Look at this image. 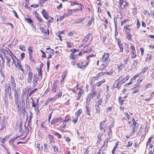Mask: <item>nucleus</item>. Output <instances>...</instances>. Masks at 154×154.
I'll use <instances>...</instances> for the list:
<instances>
[{
	"label": "nucleus",
	"instance_id": "obj_1",
	"mask_svg": "<svg viewBox=\"0 0 154 154\" xmlns=\"http://www.w3.org/2000/svg\"><path fill=\"white\" fill-rule=\"evenodd\" d=\"M109 55L108 53H105L101 59V62H103L102 66L103 67H106L109 63Z\"/></svg>",
	"mask_w": 154,
	"mask_h": 154
},
{
	"label": "nucleus",
	"instance_id": "obj_2",
	"mask_svg": "<svg viewBox=\"0 0 154 154\" xmlns=\"http://www.w3.org/2000/svg\"><path fill=\"white\" fill-rule=\"evenodd\" d=\"M4 51L5 52L4 53L7 54H8L11 56L12 61L11 62L12 63V65L13 64H14L15 65L16 64L17 61V60H18L15 56L13 54L11 50L9 49L8 48L7 50H4Z\"/></svg>",
	"mask_w": 154,
	"mask_h": 154
},
{
	"label": "nucleus",
	"instance_id": "obj_3",
	"mask_svg": "<svg viewBox=\"0 0 154 154\" xmlns=\"http://www.w3.org/2000/svg\"><path fill=\"white\" fill-rule=\"evenodd\" d=\"M6 116L2 114H0V125L1 127L0 131L2 130L5 126V121Z\"/></svg>",
	"mask_w": 154,
	"mask_h": 154
},
{
	"label": "nucleus",
	"instance_id": "obj_4",
	"mask_svg": "<svg viewBox=\"0 0 154 154\" xmlns=\"http://www.w3.org/2000/svg\"><path fill=\"white\" fill-rule=\"evenodd\" d=\"M5 91L6 93L7 94V96L8 95L9 97L11 99L12 98V96L11 95V86L10 85H7L5 87ZM6 96V94H5ZM7 96H6V98H7Z\"/></svg>",
	"mask_w": 154,
	"mask_h": 154
},
{
	"label": "nucleus",
	"instance_id": "obj_5",
	"mask_svg": "<svg viewBox=\"0 0 154 154\" xmlns=\"http://www.w3.org/2000/svg\"><path fill=\"white\" fill-rule=\"evenodd\" d=\"M88 64V62L85 63L84 62H81L78 63L76 65L78 68L80 69H85Z\"/></svg>",
	"mask_w": 154,
	"mask_h": 154
},
{
	"label": "nucleus",
	"instance_id": "obj_6",
	"mask_svg": "<svg viewBox=\"0 0 154 154\" xmlns=\"http://www.w3.org/2000/svg\"><path fill=\"white\" fill-rule=\"evenodd\" d=\"M97 94V92L95 90L92 89L91 93L89 94L88 95V100H89V102H90L91 100Z\"/></svg>",
	"mask_w": 154,
	"mask_h": 154
},
{
	"label": "nucleus",
	"instance_id": "obj_7",
	"mask_svg": "<svg viewBox=\"0 0 154 154\" xmlns=\"http://www.w3.org/2000/svg\"><path fill=\"white\" fill-rule=\"evenodd\" d=\"M7 50V49H3L2 51L3 52V54L4 55V56L6 58V60H7V62H6L7 65V66L8 67H10V62L9 61V57H8V54L4 53L5 52L4 51V50Z\"/></svg>",
	"mask_w": 154,
	"mask_h": 154
},
{
	"label": "nucleus",
	"instance_id": "obj_8",
	"mask_svg": "<svg viewBox=\"0 0 154 154\" xmlns=\"http://www.w3.org/2000/svg\"><path fill=\"white\" fill-rule=\"evenodd\" d=\"M62 120V119L61 117H59L58 118H55L53 119L51 122V124H55L58 122L61 121Z\"/></svg>",
	"mask_w": 154,
	"mask_h": 154
},
{
	"label": "nucleus",
	"instance_id": "obj_9",
	"mask_svg": "<svg viewBox=\"0 0 154 154\" xmlns=\"http://www.w3.org/2000/svg\"><path fill=\"white\" fill-rule=\"evenodd\" d=\"M115 39L117 40L119 47L120 49V52H122L123 51V49L122 43V42L121 40H119V39L117 38L116 37L115 38Z\"/></svg>",
	"mask_w": 154,
	"mask_h": 154
},
{
	"label": "nucleus",
	"instance_id": "obj_10",
	"mask_svg": "<svg viewBox=\"0 0 154 154\" xmlns=\"http://www.w3.org/2000/svg\"><path fill=\"white\" fill-rule=\"evenodd\" d=\"M16 104L17 105V109L18 111L20 112L21 111L20 101V100H15Z\"/></svg>",
	"mask_w": 154,
	"mask_h": 154
},
{
	"label": "nucleus",
	"instance_id": "obj_11",
	"mask_svg": "<svg viewBox=\"0 0 154 154\" xmlns=\"http://www.w3.org/2000/svg\"><path fill=\"white\" fill-rule=\"evenodd\" d=\"M42 14L43 16L46 20H49V14L44 9L42 12Z\"/></svg>",
	"mask_w": 154,
	"mask_h": 154
},
{
	"label": "nucleus",
	"instance_id": "obj_12",
	"mask_svg": "<svg viewBox=\"0 0 154 154\" xmlns=\"http://www.w3.org/2000/svg\"><path fill=\"white\" fill-rule=\"evenodd\" d=\"M27 81L28 83H31L32 79L33 74L32 72H28Z\"/></svg>",
	"mask_w": 154,
	"mask_h": 154
},
{
	"label": "nucleus",
	"instance_id": "obj_13",
	"mask_svg": "<svg viewBox=\"0 0 154 154\" xmlns=\"http://www.w3.org/2000/svg\"><path fill=\"white\" fill-rule=\"evenodd\" d=\"M19 65H17V64L15 65V67L17 68L19 70H21L23 72V73L24 74H26V72L25 71H24V70L23 69V66L20 64H18Z\"/></svg>",
	"mask_w": 154,
	"mask_h": 154
},
{
	"label": "nucleus",
	"instance_id": "obj_14",
	"mask_svg": "<svg viewBox=\"0 0 154 154\" xmlns=\"http://www.w3.org/2000/svg\"><path fill=\"white\" fill-rule=\"evenodd\" d=\"M106 121V120L103 121L100 123V129L102 132H105V129L103 128V126L104 125L105 122Z\"/></svg>",
	"mask_w": 154,
	"mask_h": 154
},
{
	"label": "nucleus",
	"instance_id": "obj_15",
	"mask_svg": "<svg viewBox=\"0 0 154 154\" xmlns=\"http://www.w3.org/2000/svg\"><path fill=\"white\" fill-rule=\"evenodd\" d=\"M8 139V136H5L3 138H0V143H1L2 144H1L3 146L4 144L5 143V142L7 141Z\"/></svg>",
	"mask_w": 154,
	"mask_h": 154
},
{
	"label": "nucleus",
	"instance_id": "obj_16",
	"mask_svg": "<svg viewBox=\"0 0 154 154\" xmlns=\"http://www.w3.org/2000/svg\"><path fill=\"white\" fill-rule=\"evenodd\" d=\"M42 144V143H41V145ZM42 145L44 146V152H46L48 151L49 145H48L47 143H43Z\"/></svg>",
	"mask_w": 154,
	"mask_h": 154
},
{
	"label": "nucleus",
	"instance_id": "obj_17",
	"mask_svg": "<svg viewBox=\"0 0 154 154\" xmlns=\"http://www.w3.org/2000/svg\"><path fill=\"white\" fill-rule=\"evenodd\" d=\"M102 98H100L98 101L96 102L95 106H100L101 105V103L102 102Z\"/></svg>",
	"mask_w": 154,
	"mask_h": 154
},
{
	"label": "nucleus",
	"instance_id": "obj_18",
	"mask_svg": "<svg viewBox=\"0 0 154 154\" xmlns=\"http://www.w3.org/2000/svg\"><path fill=\"white\" fill-rule=\"evenodd\" d=\"M95 108L96 109V113L99 114L100 112V107L99 106H95Z\"/></svg>",
	"mask_w": 154,
	"mask_h": 154
},
{
	"label": "nucleus",
	"instance_id": "obj_19",
	"mask_svg": "<svg viewBox=\"0 0 154 154\" xmlns=\"http://www.w3.org/2000/svg\"><path fill=\"white\" fill-rule=\"evenodd\" d=\"M123 62L124 64H126L127 61H128L129 57L128 56H124L123 57Z\"/></svg>",
	"mask_w": 154,
	"mask_h": 154
},
{
	"label": "nucleus",
	"instance_id": "obj_20",
	"mask_svg": "<svg viewBox=\"0 0 154 154\" xmlns=\"http://www.w3.org/2000/svg\"><path fill=\"white\" fill-rule=\"evenodd\" d=\"M137 89H135V88H136V87H133L132 88V90H134V91H133L132 92V94H135L136 93H137L138 92V91H139V89H138V88L139 86V85H137Z\"/></svg>",
	"mask_w": 154,
	"mask_h": 154
},
{
	"label": "nucleus",
	"instance_id": "obj_21",
	"mask_svg": "<svg viewBox=\"0 0 154 154\" xmlns=\"http://www.w3.org/2000/svg\"><path fill=\"white\" fill-rule=\"evenodd\" d=\"M37 69L38 72V76L40 77V79H41L42 77V69L41 68H37Z\"/></svg>",
	"mask_w": 154,
	"mask_h": 154
},
{
	"label": "nucleus",
	"instance_id": "obj_22",
	"mask_svg": "<svg viewBox=\"0 0 154 154\" xmlns=\"http://www.w3.org/2000/svg\"><path fill=\"white\" fill-rule=\"evenodd\" d=\"M35 16L37 18L38 20L41 22H43L44 21L42 20L41 17L39 16L38 14L35 15Z\"/></svg>",
	"mask_w": 154,
	"mask_h": 154
},
{
	"label": "nucleus",
	"instance_id": "obj_23",
	"mask_svg": "<svg viewBox=\"0 0 154 154\" xmlns=\"http://www.w3.org/2000/svg\"><path fill=\"white\" fill-rule=\"evenodd\" d=\"M138 64V62L137 60H134L132 65H131L132 67L133 68H134L136 67L137 66Z\"/></svg>",
	"mask_w": 154,
	"mask_h": 154
},
{
	"label": "nucleus",
	"instance_id": "obj_24",
	"mask_svg": "<svg viewBox=\"0 0 154 154\" xmlns=\"http://www.w3.org/2000/svg\"><path fill=\"white\" fill-rule=\"evenodd\" d=\"M86 109L87 111V114L89 116H90L91 110L89 108V106H86Z\"/></svg>",
	"mask_w": 154,
	"mask_h": 154
},
{
	"label": "nucleus",
	"instance_id": "obj_25",
	"mask_svg": "<svg viewBox=\"0 0 154 154\" xmlns=\"http://www.w3.org/2000/svg\"><path fill=\"white\" fill-rule=\"evenodd\" d=\"M151 60V54H148L147 55V57L146 58V62H149Z\"/></svg>",
	"mask_w": 154,
	"mask_h": 154
},
{
	"label": "nucleus",
	"instance_id": "obj_26",
	"mask_svg": "<svg viewBox=\"0 0 154 154\" xmlns=\"http://www.w3.org/2000/svg\"><path fill=\"white\" fill-rule=\"evenodd\" d=\"M26 94V91H25V90H23L21 96V101H23L24 102V97L25 95Z\"/></svg>",
	"mask_w": 154,
	"mask_h": 154
},
{
	"label": "nucleus",
	"instance_id": "obj_27",
	"mask_svg": "<svg viewBox=\"0 0 154 154\" xmlns=\"http://www.w3.org/2000/svg\"><path fill=\"white\" fill-rule=\"evenodd\" d=\"M105 82V79H103L101 81L97 82L96 83V85L97 86H100L102 83Z\"/></svg>",
	"mask_w": 154,
	"mask_h": 154
},
{
	"label": "nucleus",
	"instance_id": "obj_28",
	"mask_svg": "<svg viewBox=\"0 0 154 154\" xmlns=\"http://www.w3.org/2000/svg\"><path fill=\"white\" fill-rule=\"evenodd\" d=\"M118 142H117L116 143V145H115V146H114L113 149L112 150V154H114L116 149L118 147Z\"/></svg>",
	"mask_w": 154,
	"mask_h": 154
},
{
	"label": "nucleus",
	"instance_id": "obj_29",
	"mask_svg": "<svg viewBox=\"0 0 154 154\" xmlns=\"http://www.w3.org/2000/svg\"><path fill=\"white\" fill-rule=\"evenodd\" d=\"M82 109H79L76 113L75 115L77 116H79L82 113Z\"/></svg>",
	"mask_w": 154,
	"mask_h": 154
},
{
	"label": "nucleus",
	"instance_id": "obj_30",
	"mask_svg": "<svg viewBox=\"0 0 154 154\" xmlns=\"http://www.w3.org/2000/svg\"><path fill=\"white\" fill-rule=\"evenodd\" d=\"M94 18L93 17H91V20L88 21V23L87 24L88 26H90L92 22L94 20Z\"/></svg>",
	"mask_w": 154,
	"mask_h": 154
},
{
	"label": "nucleus",
	"instance_id": "obj_31",
	"mask_svg": "<svg viewBox=\"0 0 154 154\" xmlns=\"http://www.w3.org/2000/svg\"><path fill=\"white\" fill-rule=\"evenodd\" d=\"M34 109L35 112V114L38 115L39 112V105H38L36 106H35Z\"/></svg>",
	"mask_w": 154,
	"mask_h": 154
},
{
	"label": "nucleus",
	"instance_id": "obj_32",
	"mask_svg": "<svg viewBox=\"0 0 154 154\" xmlns=\"http://www.w3.org/2000/svg\"><path fill=\"white\" fill-rule=\"evenodd\" d=\"M83 93V91L82 90L80 89L79 90V93L78 96V99H79L80 97Z\"/></svg>",
	"mask_w": 154,
	"mask_h": 154
},
{
	"label": "nucleus",
	"instance_id": "obj_33",
	"mask_svg": "<svg viewBox=\"0 0 154 154\" xmlns=\"http://www.w3.org/2000/svg\"><path fill=\"white\" fill-rule=\"evenodd\" d=\"M32 48V47H29L28 49V53L29 55H30L33 53Z\"/></svg>",
	"mask_w": 154,
	"mask_h": 154
},
{
	"label": "nucleus",
	"instance_id": "obj_34",
	"mask_svg": "<svg viewBox=\"0 0 154 154\" xmlns=\"http://www.w3.org/2000/svg\"><path fill=\"white\" fill-rule=\"evenodd\" d=\"M121 83L120 84V82H119L116 83V86L114 85V88H117L118 89H119L121 86Z\"/></svg>",
	"mask_w": 154,
	"mask_h": 154
},
{
	"label": "nucleus",
	"instance_id": "obj_35",
	"mask_svg": "<svg viewBox=\"0 0 154 154\" xmlns=\"http://www.w3.org/2000/svg\"><path fill=\"white\" fill-rule=\"evenodd\" d=\"M85 20V18H83L81 19H79L78 20H77L75 22V23H79Z\"/></svg>",
	"mask_w": 154,
	"mask_h": 154
},
{
	"label": "nucleus",
	"instance_id": "obj_36",
	"mask_svg": "<svg viewBox=\"0 0 154 154\" xmlns=\"http://www.w3.org/2000/svg\"><path fill=\"white\" fill-rule=\"evenodd\" d=\"M68 74V71H65L63 73V75H62V77H63V79H65L66 78V76Z\"/></svg>",
	"mask_w": 154,
	"mask_h": 154
},
{
	"label": "nucleus",
	"instance_id": "obj_37",
	"mask_svg": "<svg viewBox=\"0 0 154 154\" xmlns=\"http://www.w3.org/2000/svg\"><path fill=\"white\" fill-rule=\"evenodd\" d=\"M33 85L32 87L33 88H35L37 85V81L36 80H35V79H33Z\"/></svg>",
	"mask_w": 154,
	"mask_h": 154
},
{
	"label": "nucleus",
	"instance_id": "obj_38",
	"mask_svg": "<svg viewBox=\"0 0 154 154\" xmlns=\"http://www.w3.org/2000/svg\"><path fill=\"white\" fill-rule=\"evenodd\" d=\"M76 56L75 55H74L72 54H70L69 57L71 59H74L76 58Z\"/></svg>",
	"mask_w": 154,
	"mask_h": 154
},
{
	"label": "nucleus",
	"instance_id": "obj_39",
	"mask_svg": "<svg viewBox=\"0 0 154 154\" xmlns=\"http://www.w3.org/2000/svg\"><path fill=\"white\" fill-rule=\"evenodd\" d=\"M62 95V92L61 91H60L58 94L56 95H55L56 96V98H57V99L58 98H59L61 97V96Z\"/></svg>",
	"mask_w": 154,
	"mask_h": 154
},
{
	"label": "nucleus",
	"instance_id": "obj_40",
	"mask_svg": "<svg viewBox=\"0 0 154 154\" xmlns=\"http://www.w3.org/2000/svg\"><path fill=\"white\" fill-rule=\"evenodd\" d=\"M14 95L15 100H20V99H19L18 98V94L17 92H16V93H15L14 94Z\"/></svg>",
	"mask_w": 154,
	"mask_h": 154
},
{
	"label": "nucleus",
	"instance_id": "obj_41",
	"mask_svg": "<svg viewBox=\"0 0 154 154\" xmlns=\"http://www.w3.org/2000/svg\"><path fill=\"white\" fill-rule=\"evenodd\" d=\"M19 48L20 49L23 51H25V47L23 45H20L19 46Z\"/></svg>",
	"mask_w": 154,
	"mask_h": 154
},
{
	"label": "nucleus",
	"instance_id": "obj_42",
	"mask_svg": "<svg viewBox=\"0 0 154 154\" xmlns=\"http://www.w3.org/2000/svg\"><path fill=\"white\" fill-rule=\"evenodd\" d=\"M57 87L52 85V86H51V88H52L51 91L53 93H55L56 92V89Z\"/></svg>",
	"mask_w": 154,
	"mask_h": 154
},
{
	"label": "nucleus",
	"instance_id": "obj_43",
	"mask_svg": "<svg viewBox=\"0 0 154 154\" xmlns=\"http://www.w3.org/2000/svg\"><path fill=\"white\" fill-rule=\"evenodd\" d=\"M59 82V81L58 80H56L54 81L53 84L52 85L53 86L57 87V84Z\"/></svg>",
	"mask_w": 154,
	"mask_h": 154
},
{
	"label": "nucleus",
	"instance_id": "obj_44",
	"mask_svg": "<svg viewBox=\"0 0 154 154\" xmlns=\"http://www.w3.org/2000/svg\"><path fill=\"white\" fill-rule=\"evenodd\" d=\"M135 52H132L131 53V58H134L136 57V55L135 54Z\"/></svg>",
	"mask_w": 154,
	"mask_h": 154
},
{
	"label": "nucleus",
	"instance_id": "obj_45",
	"mask_svg": "<svg viewBox=\"0 0 154 154\" xmlns=\"http://www.w3.org/2000/svg\"><path fill=\"white\" fill-rule=\"evenodd\" d=\"M78 119V116H76L72 120V121L74 123V124H75L77 122Z\"/></svg>",
	"mask_w": 154,
	"mask_h": 154
},
{
	"label": "nucleus",
	"instance_id": "obj_46",
	"mask_svg": "<svg viewBox=\"0 0 154 154\" xmlns=\"http://www.w3.org/2000/svg\"><path fill=\"white\" fill-rule=\"evenodd\" d=\"M26 108H27L29 106V100H26Z\"/></svg>",
	"mask_w": 154,
	"mask_h": 154
},
{
	"label": "nucleus",
	"instance_id": "obj_47",
	"mask_svg": "<svg viewBox=\"0 0 154 154\" xmlns=\"http://www.w3.org/2000/svg\"><path fill=\"white\" fill-rule=\"evenodd\" d=\"M25 19L26 22L29 23H33L32 20L29 18H26Z\"/></svg>",
	"mask_w": 154,
	"mask_h": 154
},
{
	"label": "nucleus",
	"instance_id": "obj_48",
	"mask_svg": "<svg viewBox=\"0 0 154 154\" xmlns=\"http://www.w3.org/2000/svg\"><path fill=\"white\" fill-rule=\"evenodd\" d=\"M152 138V137H150L148 139V141H147L146 145V147H147V146H148L151 142V139Z\"/></svg>",
	"mask_w": 154,
	"mask_h": 154
},
{
	"label": "nucleus",
	"instance_id": "obj_49",
	"mask_svg": "<svg viewBox=\"0 0 154 154\" xmlns=\"http://www.w3.org/2000/svg\"><path fill=\"white\" fill-rule=\"evenodd\" d=\"M57 98H56V96H55L54 97L51 98L50 99H49L48 100H49V101H54L55 100H56L57 99Z\"/></svg>",
	"mask_w": 154,
	"mask_h": 154
},
{
	"label": "nucleus",
	"instance_id": "obj_50",
	"mask_svg": "<svg viewBox=\"0 0 154 154\" xmlns=\"http://www.w3.org/2000/svg\"><path fill=\"white\" fill-rule=\"evenodd\" d=\"M37 90V88H35L34 90H32L29 94V97H30L35 91Z\"/></svg>",
	"mask_w": 154,
	"mask_h": 154
},
{
	"label": "nucleus",
	"instance_id": "obj_51",
	"mask_svg": "<svg viewBox=\"0 0 154 154\" xmlns=\"http://www.w3.org/2000/svg\"><path fill=\"white\" fill-rule=\"evenodd\" d=\"M71 5H81V4L79 3L76 1H74L71 3Z\"/></svg>",
	"mask_w": 154,
	"mask_h": 154
},
{
	"label": "nucleus",
	"instance_id": "obj_52",
	"mask_svg": "<svg viewBox=\"0 0 154 154\" xmlns=\"http://www.w3.org/2000/svg\"><path fill=\"white\" fill-rule=\"evenodd\" d=\"M118 80H119V82H121L122 81H124V78L123 76H121L118 80H116V81H117Z\"/></svg>",
	"mask_w": 154,
	"mask_h": 154
},
{
	"label": "nucleus",
	"instance_id": "obj_53",
	"mask_svg": "<svg viewBox=\"0 0 154 154\" xmlns=\"http://www.w3.org/2000/svg\"><path fill=\"white\" fill-rule=\"evenodd\" d=\"M54 148V151L55 152H58V148L56 146L54 145L53 146Z\"/></svg>",
	"mask_w": 154,
	"mask_h": 154
},
{
	"label": "nucleus",
	"instance_id": "obj_54",
	"mask_svg": "<svg viewBox=\"0 0 154 154\" xmlns=\"http://www.w3.org/2000/svg\"><path fill=\"white\" fill-rule=\"evenodd\" d=\"M32 107H34V108H35V106H38V104H36V103H35L34 102V100L33 99H32Z\"/></svg>",
	"mask_w": 154,
	"mask_h": 154
},
{
	"label": "nucleus",
	"instance_id": "obj_55",
	"mask_svg": "<svg viewBox=\"0 0 154 154\" xmlns=\"http://www.w3.org/2000/svg\"><path fill=\"white\" fill-rule=\"evenodd\" d=\"M41 51L43 54L42 55V57L43 58H45L46 57V56L45 52L41 50Z\"/></svg>",
	"mask_w": 154,
	"mask_h": 154
},
{
	"label": "nucleus",
	"instance_id": "obj_56",
	"mask_svg": "<svg viewBox=\"0 0 154 154\" xmlns=\"http://www.w3.org/2000/svg\"><path fill=\"white\" fill-rule=\"evenodd\" d=\"M112 108V106H110V107H108L106 110V113L109 112V111H111Z\"/></svg>",
	"mask_w": 154,
	"mask_h": 154
},
{
	"label": "nucleus",
	"instance_id": "obj_57",
	"mask_svg": "<svg viewBox=\"0 0 154 154\" xmlns=\"http://www.w3.org/2000/svg\"><path fill=\"white\" fill-rule=\"evenodd\" d=\"M48 137L51 141H53V140L54 139V138L52 135H49L48 136Z\"/></svg>",
	"mask_w": 154,
	"mask_h": 154
},
{
	"label": "nucleus",
	"instance_id": "obj_58",
	"mask_svg": "<svg viewBox=\"0 0 154 154\" xmlns=\"http://www.w3.org/2000/svg\"><path fill=\"white\" fill-rule=\"evenodd\" d=\"M68 13L67 14L68 16H69V15H72V12L70 9L68 10Z\"/></svg>",
	"mask_w": 154,
	"mask_h": 154
},
{
	"label": "nucleus",
	"instance_id": "obj_59",
	"mask_svg": "<svg viewBox=\"0 0 154 154\" xmlns=\"http://www.w3.org/2000/svg\"><path fill=\"white\" fill-rule=\"evenodd\" d=\"M66 43H67V47L68 48H72V46L70 44V43L68 41L66 42Z\"/></svg>",
	"mask_w": 154,
	"mask_h": 154
},
{
	"label": "nucleus",
	"instance_id": "obj_60",
	"mask_svg": "<svg viewBox=\"0 0 154 154\" xmlns=\"http://www.w3.org/2000/svg\"><path fill=\"white\" fill-rule=\"evenodd\" d=\"M121 97H119V102L120 103L121 105H122L123 103L124 100L122 99L121 100Z\"/></svg>",
	"mask_w": 154,
	"mask_h": 154
},
{
	"label": "nucleus",
	"instance_id": "obj_61",
	"mask_svg": "<svg viewBox=\"0 0 154 154\" xmlns=\"http://www.w3.org/2000/svg\"><path fill=\"white\" fill-rule=\"evenodd\" d=\"M41 31L44 33H46V31L45 29L44 28H40Z\"/></svg>",
	"mask_w": 154,
	"mask_h": 154
},
{
	"label": "nucleus",
	"instance_id": "obj_62",
	"mask_svg": "<svg viewBox=\"0 0 154 154\" xmlns=\"http://www.w3.org/2000/svg\"><path fill=\"white\" fill-rule=\"evenodd\" d=\"M148 69V68L147 67H145L141 71V73H143L145 72Z\"/></svg>",
	"mask_w": 154,
	"mask_h": 154
},
{
	"label": "nucleus",
	"instance_id": "obj_63",
	"mask_svg": "<svg viewBox=\"0 0 154 154\" xmlns=\"http://www.w3.org/2000/svg\"><path fill=\"white\" fill-rule=\"evenodd\" d=\"M131 48L132 50V52H135V48L134 45H132L131 46Z\"/></svg>",
	"mask_w": 154,
	"mask_h": 154
},
{
	"label": "nucleus",
	"instance_id": "obj_64",
	"mask_svg": "<svg viewBox=\"0 0 154 154\" xmlns=\"http://www.w3.org/2000/svg\"><path fill=\"white\" fill-rule=\"evenodd\" d=\"M143 13L144 14L146 15V16H147V15H148V16H149V13L146 10H144V11H143Z\"/></svg>",
	"mask_w": 154,
	"mask_h": 154
}]
</instances>
